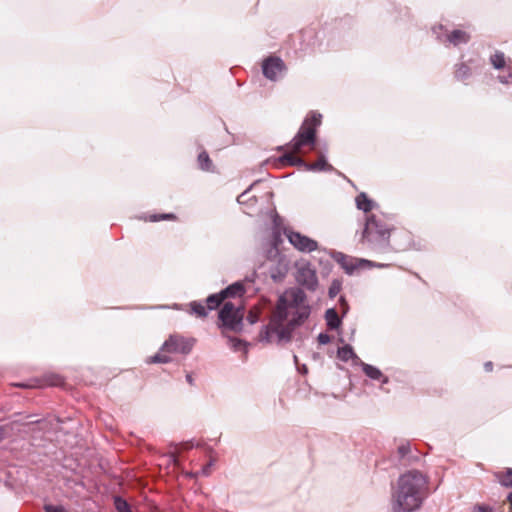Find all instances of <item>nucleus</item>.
<instances>
[{
	"label": "nucleus",
	"instance_id": "obj_34",
	"mask_svg": "<svg viewBox=\"0 0 512 512\" xmlns=\"http://www.w3.org/2000/svg\"><path fill=\"white\" fill-rule=\"evenodd\" d=\"M507 500L510 504V509L512 510V492L508 495Z\"/></svg>",
	"mask_w": 512,
	"mask_h": 512
},
{
	"label": "nucleus",
	"instance_id": "obj_21",
	"mask_svg": "<svg viewBox=\"0 0 512 512\" xmlns=\"http://www.w3.org/2000/svg\"><path fill=\"white\" fill-rule=\"evenodd\" d=\"M224 301L225 298L223 297L221 292L218 294H212L206 299L207 309L214 310L217 307H219V305Z\"/></svg>",
	"mask_w": 512,
	"mask_h": 512
},
{
	"label": "nucleus",
	"instance_id": "obj_15",
	"mask_svg": "<svg viewBox=\"0 0 512 512\" xmlns=\"http://www.w3.org/2000/svg\"><path fill=\"white\" fill-rule=\"evenodd\" d=\"M362 368H363V371L366 374V376H368L369 378L374 379V380L382 379L383 383L388 382V378L383 376L382 372L377 367H374L372 365L364 363L362 365Z\"/></svg>",
	"mask_w": 512,
	"mask_h": 512
},
{
	"label": "nucleus",
	"instance_id": "obj_11",
	"mask_svg": "<svg viewBox=\"0 0 512 512\" xmlns=\"http://www.w3.org/2000/svg\"><path fill=\"white\" fill-rule=\"evenodd\" d=\"M447 39L451 44L457 46L467 43L470 40V35L466 31L457 29L450 32L447 35Z\"/></svg>",
	"mask_w": 512,
	"mask_h": 512
},
{
	"label": "nucleus",
	"instance_id": "obj_20",
	"mask_svg": "<svg viewBox=\"0 0 512 512\" xmlns=\"http://www.w3.org/2000/svg\"><path fill=\"white\" fill-rule=\"evenodd\" d=\"M337 356L339 359L345 362L357 357L350 345H345L339 348L337 351Z\"/></svg>",
	"mask_w": 512,
	"mask_h": 512
},
{
	"label": "nucleus",
	"instance_id": "obj_17",
	"mask_svg": "<svg viewBox=\"0 0 512 512\" xmlns=\"http://www.w3.org/2000/svg\"><path fill=\"white\" fill-rule=\"evenodd\" d=\"M454 76L458 81H465L471 76V68L466 63L456 65Z\"/></svg>",
	"mask_w": 512,
	"mask_h": 512
},
{
	"label": "nucleus",
	"instance_id": "obj_26",
	"mask_svg": "<svg viewBox=\"0 0 512 512\" xmlns=\"http://www.w3.org/2000/svg\"><path fill=\"white\" fill-rule=\"evenodd\" d=\"M148 219L151 222H157L160 220H175L176 216L173 213L153 214V215H150Z\"/></svg>",
	"mask_w": 512,
	"mask_h": 512
},
{
	"label": "nucleus",
	"instance_id": "obj_36",
	"mask_svg": "<svg viewBox=\"0 0 512 512\" xmlns=\"http://www.w3.org/2000/svg\"><path fill=\"white\" fill-rule=\"evenodd\" d=\"M286 271H287V268L285 267L284 272H282L281 275H280V278L285 275Z\"/></svg>",
	"mask_w": 512,
	"mask_h": 512
},
{
	"label": "nucleus",
	"instance_id": "obj_25",
	"mask_svg": "<svg viewBox=\"0 0 512 512\" xmlns=\"http://www.w3.org/2000/svg\"><path fill=\"white\" fill-rule=\"evenodd\" d=\"M114 503L118 512H132L129 504L122 498L116 497Z\"/></svg>",
	"mask_w": 512,
	"mask_h": 512
},
{
	"label": "nucleus",
	"instance_id": "obj_30",
	"mask_svg": "<svg viewBox=\"0 0 512 512\" xmlns=\"http://www.w3.org/2000/svg\"><path fill=\"white\" fill-rule=\"evenodd\" d=\"M331 341V337L326 333H320L318 335V342L320 344H328Z\"/></svg>",
	"mask_w": 512,
	"mask_h": 512
},
{
	"label": "nucleus",
	"instance_id": "obj_7",
	"mask_svg": "<svg viewBox=\"0 0 512 512\" xmlns=\"http://www.w3.org/2000/svg\"><path fill=\"white\" fill-rule=\"evenodd\" d=\"M290 244L300 252L310 253L318 249L317 241L296 231L286 232Z\"/></svg>",
	"mask_w": 512,
	"mask_h": 512
},
{
	"label": "nucleus",
	"instance_id": "obj_4",
	"mask_svg": "<svg viewBox=\"0 0 512 512\" xmlns=\"http://www.w3.org/2000/svg\"><path fill=\"white\" fill-rule=\"evenodd\" d=\"M398 234L383 217L372 214L366 219L361 243L377 254L399 251L402 245L397 241Z\"/></svg>",
	"mask_w": 512,
	"mask_h": 512
},
{
	"label": "nucleus",
	"instance_id": "obj_5",
	"mask_svg": "<svg viewBox=\"0 0 512 512\" xmlns=\"http://www.w3.org/2000/svg\"><path fill=\"white\" fill-rule=\"evenodd\" d=\"M244 310L242 301L237 299L236 302L226 301L219 312V320L222 325L231 331H240L242 328V320Z\"/></svg>",
	"mask_w": 512,
	"mask_h": 512
},
{
	"label": "nucleus",
	"instance_id": "obj_28",
	"mask_svg": "<svg viewBox=\"0 0 512 512\" xmlns=\"http://www.w3.org/2000/svg\"><path fill=\"white\" fill-rule=\"evenodd\" d=\"M341 285L338 281H334L329 289V295L331 297H335L337 293L340 291Z\"/></svg>",
	"mask_w": 512,
	"mask_h": 512
},
{
	"label": "nucleus",
	"instance_id": "obj_24",
	"mask_svg": "<svg viewBox=\"0 0 512 512\" xmlns=\"http://www.w3.org/2000/svg\"><path fill=\"white\" fill-rule=\"evenodd\" d=\"M339 263L341 264V266L344 268V270L348 274H351L354 271V269L356 268L354 260L347 256H341Z\"/></svg>",
	"mask_w": 512,
	"mask_h": 512
},
{
	"label": "nucleus",
	"instance_id": "obj_27",
	"mask_svg": "<svg viewBox=\"0 0 512 512\" xmlns=\"http://www.w3.org/2000/svg\"><path fill=\"white\" fill-rule=\"evenodd\" d=\"M397 452L401 459L406 457L410 452V443L409 442H401L397 448Z\"/></svg>",
	"mask_w": 512,
	"mask_h": 512
},
{
	"label": "nucleus",
	"instance_id": "obj_9",
	"mask_svg": "<svg viewBox=\"0 0 512 512\" xmlns=\"http://www.w3.org/2000/svg\"><path fill=\"white\" fill-rule=\"evenodd\" d=\"M286 69L282 59L275 56L266 58L262 63V71L264 76L272 81L277 79V75Z\"/></svg>",
	"mask_w": 512,
	"mask_h": 512
},
{
	"label": "nucleus",
	"instance_id": "obj_29",
	"mask_svg": "<svg viewBox=\"0 0 512 512\" xmlns=\"http://www.w3.org/2000/svg\"><path fill=\"white\" fill-rule=\"evenodd\" d=\"M45 512H67L62 506L46 505Z\"/></svg>",
	"mask_w": 512,
	"mask_h": 512
},
{
	"label": "nucleus",
	"instance_id": "obj_31",
	"mask_svg": "<svg viewBox=\"0 0 512 512\" xmlns=\"http://www.w3.org/2000/svg\"><path fill=\"white\" fill-rule=\"evenodd\" d=\"M484 367H485L486 371H492L493 364H492V362H487V363H485Z\"/></svg>",
	"mask_w": 512,
	"mask_h": 512
},
{
	"label": "nucleus",
	"instance_id": "obj_18",
	"mask_svg": "<svg viewBox=\"0 0 512 512\" xmlns=\"http://www.w3.org/2000/svg\"><path fill=\"white\" fill-rule=\"evenodd\" d=\"M325 318L330 329H337L341 324L338 313L334 309H328L325 313Z\"/></svg>",
	"mask_w": 512,
	"mask_h": 512
},
{
	"label": "nucleus",
	"instance_id": "obj_3",
	"mask_svg": "<svg viewBox=\"0 0 512 512\" xmlns=\"http://www.w3.org/2000/svg\"><path fill=\"white\" fill-rule=\"evenodd\" d=\"M427 493L428 480L424 474L416 470L403 474L398 480V488L394 494V512L416 510Z\"/></svg>",
	"mask_w": 512,
	"mask_h": 512
},
{
	"label": "nucleus",
	"instance_id": "obj_37",
	"mask_svg": "<svg viewBox=\"0 0 512 512\" xmlns=\"http://www.w3.org/2000/svg\"><path fill=\"white\" fill-rule=\"evenodd\" d=\"M271 276H272V278H274V279H276V278H277V275H276V274H274V273H272V274H271Z\"/></svg>",
	"mask_w": 512,
	"mask_h": 512
},
{
	"label": "nucleus",
	"instance_id": "obj_12",
	"mask_svg": "<svg viewBox=\"0 0 512 512\" xmlns=\"http://www.w3.org/2000/svg\"><path fill=\"white\" fill-rule=\"evenodd\" d=\"M198 167L206 172H214V164L205 150H202L197 157Z\"/></svg>",
	"mask_w": 512,
	"mask_h": 512
},
{
	"label": "nucleus",
	"instance_id": "obj_16",
	"mask_svg": "<svg viewBox=\"0 0 512 512\" xmlns=\"http://www.w3.org/2000/svg\"><path fill=\"white\" fill-rule=\"evenodd\" d=\"M490 63L497 70L506 68L508 65L504 53L500 51H496L494 54L490 56Z\"/></svg>",
	"mask_w": 512,
	"mask_h": 512
},
{
	"label": "nucleus",
	"instance_id": "obj_35",
	"mask_svg": "<svg viewBox=\"0 0 512 512\" xmlns=\"http://www.w3.org/2000/svg\"><path fill=\"white\" fill-rule=\"evenodd\" d=\"M499 79H500V81H501L502 83H507V82H508V80L504 79V77H499Z\"/></svg>",
	"mask_w": 512,
	"mask_h": 512
},
{
	"label": "nucleus",
	"instance_id": "obj_2",
	"mask_svg": "<svg viewBox=\"0 0 512 512\" xmlns=\"http://www.w3.org/2000/svg\"><path fill=\"white\" fill-rule=\"evenodd\" d=\"M321 119V114L316 112L307 115L293 140L285 147L278 148L279 150H285V153L275 161L276 167L297 166L304 170L314 171H331L333 169L323 157L312 164H308L298 156L302 153L304 147H314L316 131L321 124Z\"/></svg>",
	"mask_w": 512,
	"mask_h": 512
},
{
	"label": "nucleus",
	"instance_id": "obj_32",
	"mask_svg": "<svg viewBox=\"0 0 512 512\" xmlns=\"http://www.w3.org/2000/svg\"><path fill=\"white\" fill-rule=\"evenodd\" d=\"M506 68L509 71V76L512 78V62H511V60H508V65Z\"/></svg>",
	"mask_w": 512,
	"mask_h": 512
},
{
	"label": "nucleus",
	"instance_id": "obj_33",
	"mask_svg": "<svg viewBox=\"0 0 512 512\" xmlns=\"http://www.w3.org/2000/svg\"><path fill=\"white\" fill-rule=\"evenodd\" d=\"M186 380H187V382H188L190 385H193L194 380H193V377H192V375H191V374H187V375H186Z\"/></svg>",
	"mask_w": 512,
	"mask_h": 512
},
{
	"label": "nucleus",
	"instance_id": "obj_10",
	"mask_svg": "<svg viewBox=\"0 0 512 512\" xmlns=\"http://www.w3.org/2000/svg\"><path fill=\"white\" fill-rule=\"evenodd\" d=\"M296 280L309 290H315L318 285L316 271L310 265H302L297 269Z\"/></svg>",
	"mask_w": 512,
	"mask_h": 512
},
{
	"label": "nucleus",
	"instance_id": "obj_38",
	"mask_svg": "<svg viewBox=\"0 0 512 512\" xmlns=\"http://www.w3.org/2000/svg\"><path fill=\"white\" fill-rule=\"evenodd\" d=\"M364 263L371 264L369 260H363Z\"/></svg>",
	"mask_w": 512,
	"mask_h": 512
},
{
	"label": "nucleus",
	"instance_id": "obj_39",
	"mask_svg": "<svg viewBox=\"0 0 512 512\" xmlns=\"http://www.w3.org/2000/svg\"><path fill=\"white\" fill-rule=\"evenodd\" d=\"M2 434H3V433H2V429L0 428V438L2 437Z\"/></svg>",
	"mask_w": 512,
	"mask_h": 512
},
{
	"label": "nucleus",
	"instance_id": "obj_14",
	"mask_svg": "<svg viewBox=\"0 0 512 512\" xmlns=\"http://www.w3.org/2000/svg\"><path fill=\"white\" fill-rule=\"evenodd\" d=\"M356 206L359 210L364 211L365 213L370 212L374 208V202L368 198L367 194L361 192L356 196L355 199Z\"/></svg>",
	"mask_w": 512,
	"mask_h": 512
},
{
	"label": "nucleus",
	"instance_id": "obj_8",
	"mask_svg": "<svg viewBox=\"0 0 512 512\" xmlns=\"http://www.w3.org/2000/svg\"><path fill=\"white\" fill-rule=\"evenodd\" d=\"M64 384V378L56 373H46L41 378L32 379L29 383H21L22 388L60 387Z\"/></svg>",
	"mask_w": 512,
	"mask_h": 512
},
{
	"label": "nucleus",
	"instance_id": "obj_13",
	"mask_svg": "<svg viewBox=\"0 0 512 512\" xmlns=\"http://www.w3.org/2000/svg\"><path fill=\"white\" fill-rule=\"evenodd\" d=\"M244 286L241 283H234L221 291V294L226 299L241 297L244 293Z\"/></svg>",
	"mask_w": 512,
	"mask_h": 512
},
{
	"label": "nucleus",
	"instance_id": "obj_6",
	"mask_svg": "<svg viewBox=\"0 0 512 512\" xmlns=\"http://www.w3.org/2000/svg\"><path fill=\"white\" fill-rule=\"evenodd\" d=\"M193 347V341L185 337L174 334L171 335L162 345L161 351L167 353L188 354Z\"/></svg>",
	"mask_w": 512,
	"mask_h": 512
},
{
	"label": "nucleus",
	"instance_id": "obj_1",
	"mask_svg": "<svg viewBox=\"0 0 512 512\" xmlns=\"http://www.w3.org/2000/svg\"><path fill=\"white\" fill-rule=\"evenodd\" d=\"M264 313H269V322L261 329L259 341L281 344L291 341L294 330L309 317L310 307L304 291L292 288L279 296L273 308L267 299H260L249 310L247 320L254 324Z\"/></svg>",
	"mask_w": 512,
	"mask_h": 512
},
{
	"label": "nucleus",
	"instance_id": "obj_23",
	"mask_svg": "<svg viewBox=\"0 0 512 512\" xmlns=\"http://www.w3.org/2000/svg\"><path fill=\"white\" fill-rule=\"evenodd\" d=\"M167 352H162L160 350L159 353L155 354L154 356H151L147 359V363L149 364H152V363H168L171 361V358L166 355Z\"/></svg>",
	"mask_w": 512,
	"mask_h": 512
},
{
	"label": "nucleus",
	"instance_id": "obj_19",
	"mask_svg": "<svg viewBox=\"0 0 512 512\" xmlns=\"http://www.w3.org/2000/svg\"><path fill=\"white\" fill-rule=\"evenodd\" d=\"M498 482L505 487H512V468L495 473Z\"/></svg>",
	"mask_w": 512,
	"mask_h": 512
},
{
	"label": "nucleus",
	"instance_id": "obj_22",
	"mask_svg": "<svg viewBox=\"0 0 512 512\" xmlns=\"http://www.w3.org/2000/svg\"><path fill=\"white\" fill-rule=\"evenodd\" d=\"M190 312L195 314L197 317H206L207 308L200 302L193 301L189 304Z\"/></svg>",
	"mask_w": 512,
	"mask_h": 512
}]
</instances>
